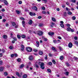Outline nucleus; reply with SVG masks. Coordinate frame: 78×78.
<instances>
[{"label":"nucleus","instance_id":"nucleus-45","mask_svg":"<svg viewBox=\"0 0 78 78\" xmlns=\"http://www.w3.org/2000/svg\"><path fill=\"white\" fill-rule=\"evenodd\" d=\"M71 2H73V3H76V0H71Z\"/></svg>","mask_w":78,"mask_h":78},{"label":"nucleus","instance_id":"nucleus-8","mask_svg":"<svg viewBox=\"0 0 78 78\" xmlns=\"http://www.w3.org/2000/svg\"><path fill=\"white\" fill-rule=\"evenodd\" d=\"M16 75H17L18 76V77H19L20 78L21 76V75H19V72H16Z\"/></svg>","mask_w":78,"mask_h":78},{"label":"nucleus","instance_id":"nucleus-42","mask_svg":"<svg viewBox=\"0 0 78 78\" xmlns=\"http://www.w3.org/2000/svg\"><path fill=\"white\" fill-rule=\"evenodd\" d=\"M16 58V57H17V54L15 53L14 54V56Z\"/></svg>","mask_w":78,"mask_h":78},{"label":"nucleus","instance_id":"nucleus-57","mask_svg":"<svg viewBox=\"0 0 78 78\" xmlns=\"http://www.w3.org/2000/svg\"><path fill=\"white\" fill-rule=\"evenodd\" d=\"M36 68H39V65H36Z\"/></svg>","mask_w":78,"mask_h":78},{"label":"nucleus","instance_id":"nucleus-37","mask_svg":"<svg viewBox=\"0 0 78 78\" xmlns=\"http://www.w3.org/2000/svg\"><path fill=\"white\" fill-rule=\"evenodd\" d=\"M29 14L30 16H33V13L31 12H30L29 13Z\"/></svg>","mask_w":78,"mask_h":78},{"label":"nucleus","instance_id":"nucleus-30","mask_svg":"<svg viewBox=\"0 0 78 78\" xmlns=\"http://www.w3.org/2000/svg\"><path fill=\"white\" fill-rule=\"evenodd\" d=\"M9 49H14V47L11 46L9 47Z\"/></svg>","mask_w":78,"mask_h":78},{"label":"nucleus","instance_id":"nucleus-59","mask_svg":"<svg viewBox=\"0 0 78 78\" xmlns=\"http://www.w3.org/2000/svg\"><path fill=\"white\" fill-rule=\"evenodd\" d=\"M74 59H75V60H78V58L75 57H74Z\"/></svg>","mask_w":78,"mask_h":78},{"label":"nucleus","instance_id":"nucleus-9","mask_svg":"<svg viewBox=\"0 0 78 78\" xmlns=\"http://www.w3.org/2000/svg\"><path fill=\"white\" fill-rule=\"evenodd\" d=\"M39 54L40 55H43V52L41 51H39Z\"/></svg>","mask_w":78,"mask_h":78},{"label":"nucleus","instance_id":"nucleus-34","mask_svg":"<svg viewBox=\"0 0 78 78\" xmlns=\"http://www.w3.org/2000/svg\"><path fill=\"white\" fill-rule=\"evenodd\" d=\"M72 19L74 20H75L76 19V17L75 16H73L72 18Z\"/></svg>","mask_w":78,"mask_h":78},{"label":"nucleus","instance_id":"nucleus-60","mask_svg":"<svg viewBox=\"0 0 78 78\" xmlns=\"http://www.w3.org/2000/svg\"><path fill=\"white\" fill-rule=\"evenodd\" d=\"M38 18L39 19H41L42 18V16H39L38 17Z\"/></svg>","mask_w":78,"mask_h":78},{"label":"nucleus","instance_id":"nucleus-54","mask_svg":"<svg viewBox=\"0 0 78 78\" xmlns=\"http://www.w3.org/2000/svg\"><path fill=\"white\" fill-rule=\"evenodd\" d=\"M66 75H69V73L68 72H66Z\"/></svg>","mask_w":78,"mask_h":78},{"label":"nucleus","instance_id":"nucleus-23","mask_svg":"<svg viewBox=\"0 0 78 78\" xmlns=\"http://www.w3.org/2000/svg\"><path fill=\"white\" fill-rule=\"evenodd\" d=\"M16 25V23L15 22H13L12 23V26H15Z\"/></svg>","mask_w":78,"mask_h":78},{"label":"nucleus","instance_id":"nucleus-3","mask_svg":"<svg viewBox=\"0 0 78 78\" xmlns=\"http://www.w3.org/2000/svg\"><path fill=\"white\" fill-rule=\"evenodd\" d=\"M73 45V44H72V43L71 42H70L69 44L68 47L69 48H72V47Z\"/></svg>","mask_w":78,"mask_h":78},{"label":"nucleus","instance_id":"nucleus-7","mask_svg":"<svg viewBox=\"0 0 78 78\" xmlns=\"http://www.w3.org/2000/svg\"><path fill=\"white\" fill-rule=\"evenodd\" d=\"M4 70V67H0V72H3Z\"/></svg>","mask_w":78,"mask_h":78},{"label":"nucleus","instance_id":"nucleus-13","mask_svg":"<svg viewBox=\"0 0 78 78\" xmlns=\"http://www.w3.org/2000/svg\"><path fill=\"white\" fill-rule=\"evenodd\" d=\"M25 21H23L22 22V25L23 26V27H25Z\"/></svg>","mask_w":78,"mask_h":78},{"label":"nucleus","instance_id":"nucleus-4","mask_svg":"<svg viewBox=\"0 0 78 78\" xmlns=\"http://www.w3.org/2000/svg\"><path fill=\"white\" fill-rule=\"evenodd\" d=\"M23 78H28V75L26 74H24L22 76Z\"/></svg>","mask_w":78,"mask_h":78},{"label":"nucleus","instance_id":"nucleus-31","mask_svg":"<svg viewBox=\"0 0 78 78\" xmlns=\"http://www.w3.org/2000/svg\"><path fill=\"white\" fill-rule=\"evenodd\" d=\"M72 13L70 11L68 12V14H69V15H72Z\"/></svg>","mask_w":78,"mask_h":78},{"label":"nucleus","instance_id":"nucleus-25","mask_svg":"<svg viewBox=\"0 0 78 78\" xmlns=\"http://www.w3.org/2000/svg\"><path fill=\"white\" fill-rule=\"evenodd\" d=\"M47 71H48V72H49V73H51V69H48L47 70Z\"/></svg>","mask_w":78,"mask_h":78},{"label":"nucleus","instance_id":"nucleus-56","mask_svg":"<svg viewBox=\"0 0 78 78\" xmlns=\"http://www.w3.org/2000/svg\"><path fill=\"white\" fill-rule=\"evenodd\" d=\"M6 21V20L5 19H4L3 20L2 22H3V23H4V22H5Z\"/></svg>","mask_w":78,"mask_h":78},{"label":"nucleus","instance_id":"nucleus-20","mask_svg":"<svg viewBox=\"0 0 78 78\" xmlns=\"http://www.w3.org/2000/svg\"><path fill=\"white\" fill-rule=\"evenodd\" d=\"M33 9L36 10V11H37V8L36 6H34Z\"/></svg>","mask_w":78,"mask_h":78},{"label":"nucleus","instance_id":"nucleus-64","mask_svg":"<svg viewBox=\"0 0 78 78\" xmlns=\"http://www.w3.org/2000/svg\"><path fill=\"white\" fill-rule=\"evenodd\" d=\"M58 39H61L62 38H61V37L58 36Z\"/></svg>","mask_w":78,"mask_h":78},{"label":"nucleus","instance_id":"nucleus-52","mask_svg":"<svg viewBox=\"0 0 78 78\" xmlns=\"http://www.w3.org/2000/svg\"><path fill=\"white\" fill-rule=\"evenodd\" d=\"M70 31L71 32H74V30L72 29L71 28Z\"/></svg>","mask_w":78,"mask_h":78},{"label":"nucleus","instance_id":"nucleus-26","mask_svg":"<svg viewBox=\"0 0 78 78\" xmlns=\"http://www.w3.org/2000/svg\"><path fill=\"white\" fill-rule=\"evenodd\" d=\"M70 30H71V28L70 27H68L67 28V30L68 31H70Z\"/></svg>","mask_w":78,"mask_h":78},{"label":"nucleus","instance_id":"nucleus-53","mask_svg":"<svg viewBox=\"0 0 78 78\" xmlns=\"http://www.w3.org/2000/svg\"><path fill=\"white\" fill-rule=\"evenodd\" d=\"M33 51H34V52H37V50L36 49H34Z\"/></svg>","mask_w":78,"mask_h":78},{"label":"nucleus","instance_id":"nucleus-49","mask_svg":"<svg viewBox=\"0 0 78 78\" xmlns=\"http://www.w3.org/2000/svg\"><path fill=\"white\" fill-rule=\"evenodd\" d=\"M17 37L19 39H20V35H17Z\"/></svg>","mask_w":78,"mask_h":78},{"label":"nucleus","instance_id":"nucleus-2","mask_svg":"<svg viewBox=\"0 0 78 78\" xmlns=\"http://www.w3.org/2000/svg\"><path fill=\"white\" fill-rule=\"evenodd\" d=\"M37 34L39 36H42L43 34V32L42 31H37Z\"/></svg>","mask_w":78,"mask_h":78},{"label":"nucleus","instance_id":"nucleus-62","mask_svg":"<svg viewBox=\"0 0 78 78\" xmlns=\"http://www.w3.org/2000/svg\"><path fill=\"white\" fill-rule=\"evenodd\" d=\"M74 38L75 40H77V39H78V37H75Z\"/></svg>","mask_w":78,"mask_h":78},{"label":"nucleus","instance_id":"nucleus-44","mask_svg":"<svg viewBox=\"0 0 78 78\" xmlns=\"http://www.w3.org/2000/svg\"><path fill=\"white\" fill-rule=\"evenodd\" d=\"M60 25L61 27H62V28H64V26L63 24H60Z\"/></svg>","mask_w":78,"mask_h":78},{"label":"nucleus","instance_id":"nucleus-46","mask_svg":"<svg viewBox=\"0 0 78 78\" xmlns=\"http://www.w3.org/2000/svg\"><path fill=\"white\" fill-rule=\"evenodd\" d=\"M66 9L67 11H70V9L68 8L67 7L66 8Z\"/></svg>","mask_w":78,"mask_h":78},{"label":"nucleus","instance_id":"nucleus-40","mask_svg":"<svg viewBox=\"0 0 78 78\" xmlns=\"http://www.w3.org/2000/svg\"><path fill=\"white\" fill-rule=\"evenodd\" d=\"M39 27H43V24H40L39 25Z\"/></svg>","mask_w":78,"mask_h":78},{"label":"nucleus","instance_id":"nucleus-41","mask_svg":"<svg viewBox=\"0 0 78 78\" xmlns=\"http://www.w3.org/2000/svg\"><path fill=\"white\" fill-rule=\"evenodd\" d=\"M16 12L17 14H20V11H19L16 10Z\"/></svg>","mask_w":78,"mask_h":78},{"label":"nucleus","instance_id":"nucleus-47","mask_svg":"<svg viewBox=\"0 0 78 78\" xmlns=\"http://www.w3.org/2000/svg\"><path fill=\"white\" fill-rule=\"evenodd\" d=\"M52 50L53 51H55V52L57 51V50L56 49H52Z\"/></svg>","mask_w":78,"mask_h":78},{"label":"nucleus","instance_id":"nucleus-28","mask_svg":"<svg viewBox=\"0 0 78 78\" xmlns=\"http://www.w3.org/2000/svg\"><path fill=\"white\" fill-rule=\"evenodd\" d=\"M66 66H67V67H69V66H70V64H69V62H67L66 63Z\"/></svg>","mask_w":78,"mask_h":78},{"label":"nucleus","instance_id":"nucleus-50","mask_svg":"<svg viewBox=\"0 0 78 78\" xmlns=\"http://www.w3.org/2000/svg\"><path fill=\"white\" fill-rule=\"evenodd\" d=\"M42 13L43 14H46V12H45V11H42Z\"/></svg>","mask_w":78,"mask_h":78},{"label":"nucleus","instance_id":"nucleus-43","mask_svg":"<svg viewBox=\"0 0 78 78\" xmlns=\"http://www.w3.org/2000/svg\"><path fill=\"white\" fill-rule=\"evenodd\" d=\"M41 9L43 10H45V8L44 6H43L41 7Z\"/></svg>","mask_w":78,"mask_h":78},{"label":"nucleus","instance_id":"nucleus-55","mask_svg":"<svg viewBox=\"0 0 78 78\" xmlns=\"http://www.w3.org/2000/svg\"><path fill=\"white\" fill-rule=\"evenodd\" d=\"M18 3H19V4H20V5L22 4V1H20Z\"/></svg>","mask_w":78,"mask_h":78},{"label":"nucleus","instance_id":"nucleus-17","mask_svg":"<svg viewBox=\"0 0 78 78\" xmlns=\"http://www.w3.org/2000/svg\"><path fill=\"white\" fill-rule=\"evenodd\" d=\"M54 25H55V23H51V24L50 25L51 27H53V26Z\"/></svg>","mask_w":78,"mask_h":78},{"label":"nucleus","instance_id":"nucleus-24","mask_svg":"<svg viewBox=\"0 0 78 78\" xmlns=\"http://www.w3.org/2000/svg\"><path fill=\"white\" fill-rule=\"evenodd\" d=\"M52 61L54 64H56V61H55V59L52 60Z\"/></svg>","mask_w":78,"mask_h":78},{"label":"nucleus","instance_id":"nucleus-27","mask_svg":"<svg viewBox=\"0 0 78 78\" xmlns=\"http://www.w3.org/2000/svg\"><path fill=\"white\" fill-rule=\"evenodd\" d=\"M21 47L22 48V49H24L25 48L24 46H23V44H21Z\"/></svg>","mask_w":78,"mask_h":78},{"label":"nucleus","instance_id":"nucleus-18","mask_svg":"<svg viewBox=\"0 0 78 78\" xmlns=\"http://www.w3.org/2000/svg\"><path fill=\"white\" fill-rule=\"evenodd\" d=\"M4 4H5L6 5H7L8 4V2H7V1L6 0L4 1Z\"/></svg>","mask_w":78,"mask_h":78},{"label":"nucleus","instance_id":"nucleus-6","mask_svg":"<svg viewBox=\"0 0 78 78\" xmlns=\"http://www.w3.org/2000/svg\"><path fill=\"white\" fill-rule=\"evenodd\" d=\"M33 23V21L31 20H30L28 22V24L29 25H31Z\"/></svg>","mask_w":78,"mask_h":78},{"label":"nucleus","instance_id":"nucleus-48","mask_svg":"<svg viewBox=\"0 0 78 78\" xmlns=\"http://www.w3.org/2000/svg\"><path fill=\"white\" fill-rule=\"evenodd\" d=\"M26 49H32V48L30 47H27L26 48Z\"/></svg>","mask_w":78,"mask_h":78},{"label":"nucleus","instance_id":"nucleus-19","mask_svg":"<svg viewBox=\"0 0 78 78\" xmlns=\"http://www.w3.org/2000/svg\"><path fill=\"white\" fill-rule=\"evenodd\" d=\"M21 37H22V38L24 39V38H25V37H26V36H25V35H21Z\"/></svg>","mask_w":78,"mask_h":78},{"label":"nucleus","instance_id":"nucleus-21","mask_svg":"<svg viewBox=\"0 0 78 78\" xmlns=\"http://www.w3.org/2000/svg\"><path fill=\"white\" fill-rule=\"evenodd\" d=\"M21 60L20 59V58H18L17 59V61L18 62H21Z\"/></svg>","mask_w":78,"mask_h":78},{"label":"nucleus","instance_id":"nucleus-58","mask_svg":"<svg viewBox=\"0 0 78 78\" xmlns=\"http://www.w3.org/2000/svg\"><path fill=\"white\" fill-rule=\"evenodd\" d=\"M66 26L67 27H70V25L69 24H67Z\"/></svg>","mask_w":78,"mask_h":78},{"label":"nucleus","instance_id":"nucleus-22","mask_svg":"<svg viewBox=\"0 0 78 78\" xmlns=\"http://www.w3.org/2000/svg\"><path fill=\"white\" fill-rule=\"evenodd\" d=\"M63 59H64V57L62 55L60 57V60H62Z\"/></svg>","mask_w":78,"mask_h":78},{"label":"nucleus","instance_id":"nucleus-15","mask_svg":"<svg viewBox=\"0 0 78 78\" xmlns=\"http://www.w3.org/2000/svg\"><path fill=\"white\" fill-rule=\"evenodd\" d=\"M7 36L6 35H4L3 36V38L4 39H7Z\"/></svg>","mask_w":78,"mask_h":78},{"label":"nucleus","instance_id":"nucleus-10","mask_svg":"<svg viewBox=\"0 0 78 78\" xmlns=\"http://www.w3.org/2000/svg\"><path fill=\"white\" fill-rule=\"evenodd\" d=\"M26 50L27 51H28V52H31V51H32V50H33L32 49H26Z\"/></svg>","mask_w":78,"mask_h":78},{"label":"nucleus","instance_id":"nucleus-11","mask_svg":"<svg viewBox=\"0 0 78 78\" xmlns=\"http://www.w3.org/2000/svg\"><path fill=\"white\" fill-rule=\"evenodd\" d=\"M29 59L30 60H33V56L30 55L29 57Z\"/></svg>","mask_w":78,"mask_h":78},{"label":"nucleus","instance_id":"nucleus-14","mask_svg":"<svg viewBox=\"0 0 78 78\" xmlns=\"http://www.w3.org/2000/svg\"><path fill=\"white\" fill-rule=\"evenodd\" d=\"M4 74L5 76H7V75H8V72H4Z\"/></svg>","mask_w":78,"mask_h":78},{"label":"nucleus","instance_id":"nucleus-36","mask_svg":"<svg viewBox=\"0 0 78 78\" xmlns=\"http://www.w3.org/2000/svg\"><path fill=\"white\" fill-rule=\"evenodd\" d=\"M3 62L2 61H0V66H2V64H3Z\"/></svg>","mask_w":78,"mask_h":78},{"label":"nucleus","instance_id":"nucleus-35","mask_svg":"<svg viewBox=\"0 0 78 78\" xmlns=\"http://www.w3.org/2000/svg\"><path fill=\"white\" fill-rule=\"evenodd\" d=\"M20 19H21V20H25V18L22 17H20Z\"/></svg>","mask_w":78,"mask_h":78},{"label":"nucleus","instance_id":"nucleus-51","mask_svg":"<svg viewBox=\"0 0 78 78\" xmlns=\"http://www.w3.org/2000/svg\"><path fill=\"white\" fill-rule=\"evenodd\" d=\"M53 42H54L55 44H56V42H57V41H56V40H54L53 41Z\"/></svg>","mask_w":78,"mask_h":78},{"label":"nucleus","instance_id":"nucleus-16","mask_svg":"<svg viewBox=\"0 0 78 78\" xmlns=\"http://www.w3.org/2000/svg\"><path fill=\"white\" fill-rule=\"evenodd\" d=\"M47 64H48V65H49V66H51L52 65V62H49L48 63H47Z\"/></svg>","mask_w":78,"mask_h":78},{"label":"nucleus","instance_id":"nucleus-1","mask_svg":"<svg viewBox=\"0 0 78 78\" xmlns=\"http://www.w3.org/2000/svg\"><path fill=\"white\" fill-rule=\"evenodd\" d=\"M45 65V64L43 62L41 63V65H40V67L41 69H45V67L44 66Z\"/></svg>","mask_w":78,"mask_h":78},{"label":"nucleus","instance_id":"nucleus-61","mask_svg":"<svg viewBox=\"0 0 78 78\" xmlns=\"http://www.w3.org/2000/svg\"><path fill=\"white\" fill-rule=\"evenodd\" d=\"M41 63H42V62H38V65L41 66Z\"/></svg>","mask_w":78,"mask_h":78},{"label":"nucleus","instance_id":"nucleus-63","mask_svg":"<svg viewBox=\"0 0 78 78\" xmlns=\"http://www.w3.org/2000/svg\"><path fill=\"white\" fill-rule=\"evenodd\" d=\"M2 51L3 52V53H5V50L4 49H2Z\"/></svg>","mask_w":78,"mask_h":78},{"label":"nucleus","instance_id":"nucleus-39","mask_svg":"<svg viewBox=\"0 0 78 78\" xmlns=\"http://www.w3.org/2000/svg\"><path fill=\"white\" fill-rule=\"evenodd\" d=\"M14 56V54H12L11 55V58H13V57Z\"/></svg>","mask_w":78,"mask_h":78},{"label":"nucleus","instance_id":"nucleus-38","mask_svg":"<svg viewBox=\"0 0 78 78\" xmlns=\"http://www.w3.org/2000/svg\"><path fill=\"white\" fill-rule=\"evenodd\" d=\"M47 56H48L47 55H46L44 58V59H46V60L48 59V58L47 57Z\"/></svg>","mask_w":78,"mask_h":78},{"label":"nucleus","instance_id":"nucleus-12","mask_svg":"<svg viewBox=\"0 0 78 78\" xmlns=\"http://www.w3.org/2000/svg\"><path fill=\"white\" fill-rule=\"evenodd\" d=\"M25 66V65L24 64H22L20 66V69H22V68H23V67Z\"/></svg>","mask_w":78,"mask_h":78},{"label":"nucleus","instance_id":"nucleus-32","mask_svg":"<svg viewBox=\"0 0 78 78\" xmlns=\"http://www.w3.org/2000/svg\"><path fill=\"white\" fill-rule=\"evenodd\" d=\"M67 16V13L66 12H65L63 14V16Z\"/></svg>","mask_w":78,"mask_h":78},{"label":"nucleus","instance_id":"nucleus-5","mask_svg":"<svg viewBox=\"0 0 78 78\" xmlns=\"http://www.w3.org/2000/svg\"><path fill=\"white\" fill-rule=\"evenodd\" d=\"M48 34L49 35L51 36H52L55 34V33H54V32H49L48 33Z\"/></svg>","mask_w":78,"mask_h":78},{"label":"nucleus","instance_id":"nucleus-29","mask_svg":"<svg viewBox=\"0 0 78 78\" xmlns=\"http://www.w3.org/2000/svg\"><path fill=\"white\" fill-rule=\"evenodd\" d=\"M52 20L54 21V22H56V19H55L54 17H52Z\"/></svg>","mask_w":78,"mask_h":78},{"label":"nucleus","instance_id":"nucleus-33","mask_svg":"<svg viewBox=\"0 0 78 78\" xmlns=\"http://www.w3.org/2000/svg\"><path fill=\"white\" fill-rule=\"evenodd\" d=\"M74 43L75 44H76V45H78V42L77 41H74Z\"/></svg>","mask_w":78,"mask_h":78}]
</instances>
